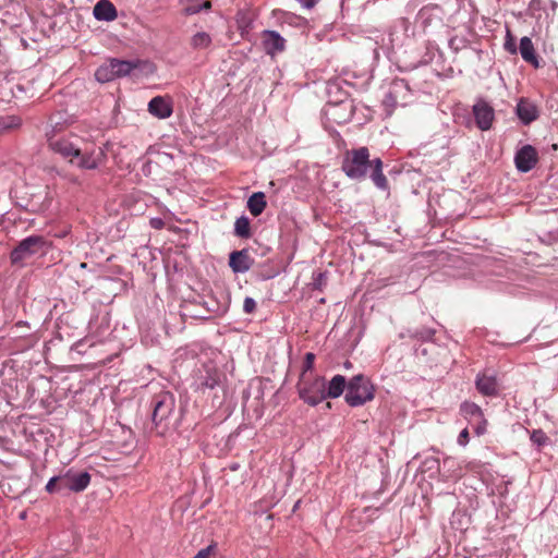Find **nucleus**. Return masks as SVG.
<instances>
[{
  "label": "nucleus",
  "instance_id": "obj_23",
  "mask_svg": "<svg viewBox=\"0 0 558 558\" xmlns=\"http://www.w3.org/2000/svg\"><path fill=\"white\" fill-rule=\"evenodd\" d=\"M266 206L267 202L264 192H255L247 199V209L254 217L259 216Z\"/></svg>",
  "mask_w": 558,
  "mask_h": 558
},
{
  "label": "nucleus",
  "instance_id": "obj_3",
  "mask_svg": "<svg viewBox=\"0 0 558 558\" xmlns=\"http://www.w3.org/2000/svg\"><path fill=\"white\" fill-rule=\"evenodd\" d=\"M151 420L158 436H167L178 428L175 399L169 391H161L153 399Z\"/></svg>",
  "mask_w": 558,
  "mask_h": 558
},
{
  "label": "nucleus",
  "instance_id": "obj_20",
  "mask_svg": "<svg viewBox=\"0 0 558 558\" xmlns=\"http://www.w3.org/2000/svg\"><path fill=\"white\" fill-rule=\"evenodd\" d=\"M519 51L525 62L532 64L535 69L539 68V60L530 37L524 36L520 39Z\"/></svg>",
  "mask_w": 558,
  "mask_h": 558
},
{
  "label": "nucleus",
  "instance_id": "obj_19",
  "mask_svg": "<svg viewBox=\"0 0 558 558\" xmlns=\"http://www.w3.org/2000/svg\"><path fill=\"white\" fill-rule=\"evenodd\" d=\"M93 14L96 20L105 22H111L118 16L116 7L109 0H99L94 7Z\"/></svg>",
  "mask_w": 558,
  "mask_h": 558
},
{
  "label": "nucleus",
  "instance_id": "obj_28",
  "mask_svg": "<svg viewBox=\"0 0 558 558\" xmlns=\"http://www.w3.org/2000/svg\"><path fill=\"white\" fill-rule=\"evenodd\" d=\"M211 36L206 32H198L191 38V47L195 50L207 49L211 45Z\"/></svg>",
  "mask_w": 558,
  "mask_h": 558
},
{
  "label": "nucleus",
  "instance_id": "obj_15",
  "mask_svg": "<svg viewBox=\"0 0 558 558\" xmlns=\"http://www.w3.org/2000/svg\"><path fill=\"white\" fill-rule=\"evenodd\" d=\"M147 110L158 119H167L173 112L172 101L169 98L156 96L149 100Z\"/></svg>",
  "mask_w": 558,
  "mask_h": 558
},
{
  "label": "nucleus",
  "instance_id": "obj_17",
  "mask_svg": "<svg viewBox=\"0 0 558 558\" xmlns=\"http://www.w3.org/2000/svg\"><path fill=\"white\" fill-rule=\"evenodd\" d=\"M205 374H201L197 379L199 388L214 389L221 383V373L214 365L204 366Z\"/></svg>",
  "mask_w": 558,
  "mask_h": 558
},
{
  "label": "nucleus",
  "instance_id": "obj_5",
  "mask_svg": "<svg viewBox=\"0 0 558 558\" xmlns=\"http://www.w3.org/2000/svg\"><path fill=\"white\" fill-rule=\"evenodd\" d=\"M296 390L300 399L311 407H316L326 400L324 377L300 376Z\"/></svg>",
  "mask_w": 558,
  "mask_h": 558
},
{
  "label": "nucleus",
  "instance_id": "obj_24",
  "mask_svg": "<svg viewBox=\"0 0 558 558\" xmlns=\"http://www.w3.org/2000/svg\"><path fill=\"white\" fill-rule=\"evenodd\" d=\"M22 118L15 114L0 117V133L17 130L22 126Z\"/></svg>",
  "mask_w": 558,
  "mask_h": 558
},
{
  "label": "nucleus",
  "instance_id": "obj_29",
  "mask_svg": "<svg viewBox=\"0 0 558 558\" xmlns=\"http://www.w3.org/2000/svg\"><path fill=\"white\" fill-rule=\"evenodd\" d=\"M253 22V14L248 10H239L235 14V23L238 28L243 33L247 32Z\"/></svg>",
  "mask_w": 558,
  "mask_h": 558
},
{
  "label": "nucleus",
  "instance_id": "obj_40",
  "mask_svg": "<svg viewBox=\"0 0 558 558\" xmlns=\"http://www.w3.org/2000/svg\"><path fill=\"white\" fill-rule=\"evenodd\" d=\"M451 463H453V461L450 458H446L444 460V465L451 464Z\"/></svg>",
  "mask_w": 558,
  "mask_h": 558
},
{
  "label": "nucleus",
  "instance_id": "obj_7",
  "mask_svg": "<svg viewBox=\"0 0 558 558\" xmlns=\"http://www.w3.org/2000/svg\"><path fill=\"white\" fill-rule=\"evenodd\" d=\"M47 242L41 235H29L23 239L19 245L11 252L10 259L13 265H22L23 262L32 256L44 252Z\"/></svg>",
  "mask_w": 558,
  "mask_h": 558
},
{
  "label": "nucleus",
  "instance_id": "obj_26",
  "mask_svg": "<svg viewBox=\"0 0 558 558\" xmlns=\"http://www.w3.org/2000/svg\"><path fill=\"white\" fill-rule=\"evenodd\" d=\"M182 4L183 11L187 15L196 14L203 9L210 8V2L208 0H182Z\"/></svg>",
  "mask_w": 558,
  "mask_h": 558
},
{
  "label": "nucleus",
  "instance_id": "obj_38",
  "mask_svg": "<svg viewBox=\"0 0 558 558\" xmlns=\"http://www.w3.org/2000/svg\"><path fill=\"white\" fill-rule=\"evenodd\" d=\"M149 223H150V227L156 230H160L165 227V222L161 218H151Z\"/></svg>",
  "mask_w": 558,
  "mask_h": 558
},
{
  "label": "nucleus",
  "instance_id": "obj_32",
  "mask_svg": "<svg viewBox=\"0 0 558 558\" xmlns=\"http://www.w3.org/2000/svg\"><path fill=\"white\" fill-rule=\"evenodd\" d=\"M194 558H217V546L210 544L206 548L201 549Z\"/></svg>",
  "mask_w": 558,
  "mask_h": 558
},
{
  "label": "nucleus",
  "instance_id": "obj_30",
  "mask_svg": "<svg viewBox=\"0 0 558 558\" xmlns=\"http://www.w3.org/2000/svg\"><path fill=\"white\" fill-rule=\"evenodd\" d=\"M314 362H315V354L312 352H307L304 356V362H303L302 372H301L300 376H304V377L313 376V374L311 372L314 367Z\"/></svg>",
  "mask_w": 558,
  "mask_h": 558
},
{
  "label": "nucleus",
  "instance_id": "obj_10",
  "mask_svg": "<svg viewBox=\"0 0 558 558\" xmlns=\"http://www.w3.org/2000/svg\"><path fill=\"white\" fill-rule=\"evenodd\" d=\"M476 126L481 131H488L493 126L495 120L494 108L485 100L478 99L472 108Z\"/></svg>",
  "mask_w": 558,
  "mask_h": 558
},
{
  "label": "nucleus",
  "instance_id": "obj_22",
  "mask_svg": "<svg viewBox=\"0 0 558 558\" xmlns=\"http://www.w3.org/2000/svg\"><path fill=\"white\" fill-rule=\"evenodd\" d=\"M345 387H348L345 377L342 375H335L330 379L328 387L325 386L326 399L327 398L336 399V398L340 397L343 393Z\"/></svg>",
  "mask_w": 558,
  "mask_h": 558
},
{
  "label": "nucleus",
  "instance_id": "obj_14",
  "mask_svg": "<svg viewBox=\"0 0 558 558\" xmlns=\"http://www.w3.org/2000/svg\"><path fill=\"white\" fill-rule=\"evenodd\" d=\"M254 260L250 256L247 250L233 251L229 255V266L235 274H244L248 271Z\"/></svg>",
  "mask_w": 558,
  "mask_h": 558
},
{
  "label": "nucleus",
  "instance_id": "obj_36",
  "mask_svg": "<svg viewBox=\"0 0 558 558\" xmlns=\"http://www.w3.org/2000/svg\"><path fill=\"white\" fill-rule=\"evenodd\" d=\"M458 445L465 447L469 442V430L468 428H463L457 439Z\"/></svg>",
  "mask_w": 558,
  "mask_h": 558
},
{
  "label": "nucleus",
  "instance_id": "obj_34",
  "mask_svg": "<svg viewBox=\"0 0 558 558\" xmlns=\"http://www.w3.org/2000/svg\"><path fill=\"white\" fill-rule=\"evenodd\" d=\"M326 274L325 272H317L313 277V287L314 289L322 290L323 287L326 284Z\"/></svg>",
  "mask_w": 558,
  "mask_h": 558
},
{
  "label": "nucleus",
  "instance_id": "obj_31",
  "mask_svg": "<svg viewBox=\"0 0 558 558\" xmlns=\"http://www.w3.org/2000/svg\"><path fill=\"white\" fill-rule=\"evenodd\" d=\"M530 439L537 447H542L548 441L547 435L542 429H534L531 433Z\"/></svg>",
  "mask_w": 558,
  "mask_h": 558
},
{
  "label": "nucleus",
  "instance_id": "obj_6",
  "mask_svg": "<svg viewBox=\"0 0 558 558\" xmlns=\"http://www.w3.org/2000/svg\"><path fill=\"white\" fill-rule=\"evenodd\" d=\"M411 99V88L404 78H396L391 82L387 94L383 99L387 114H391L398 106H407Z\"/></svg>",
  "mask_w": 558,
  "mask_h": 558
},
{
  "label": "nucleus",
  "instance_id": "obj_39",
  "mask_svg": "<svg viewBox=\"0 0 558 558\" xmlns=\"http://www.w3.org/2000/svg\"><path fill=\"white\" fill-rule=\"evenodd\" d=\"M300 4L305 9H312L315 7L318 0H298Z\"/></svg>",
  "mask_w": 558,
  "mask_h": 558
},
{
  "label": "nucleus",
  "instance_id": "obj_18",
  "mask_svg": "<svg viewBox=\"0 0 558 558\" xmlns=\"http://www.w3.org/2000/svg\"><path fill=\"white\" fill-rule=\"evenodd\" d=\"M263 44L268 54H276L284 49L286 39L275 31H265Z\"/></svg>",
  "mask_w": 558,
  "mask_h": 558
},
{
  "label": "nucleus",
  "instance_id": "obj_25",
  "mask_svg": "<svg viewBox=\"0 0 558 558\" xmlns=\"http://www.w3.org/2000/svg\"><path fill=\"white\" fill-rule=\"evenodd\" d=\"M234 234L241 239H250L252 236L250 219L246 216L236 218L234 222Z\"/></svg>",
  "mask_w": 558,
  "mask_h": 558
},
{
  "label": "nucleus",
  "instance_id": "obj_9",
  "mask_svg": "<svg viewBox=\"0 0 558 558\" xmlns=\"http://www.w3.org/2000/svg\"><path fill=\"white\" fill-rule=\"evenodd\" d=\"M61 493L74 492L80 493L87 488L90 483V474L86 471L76 472L72 469L60 474Z\"/></svg>",
  "mask_w": 558,
  "mask_h": 558
},
{
  "label": "nucleus",
  "instance_id": "obj_21",
  "mask_svg": "<svg viewBox=\"0 0 558 558\" xmlns=\"http://www.w3.org/2000/svg\"><path fill=\"white\" fill-rule=\"evenodd\" d=\"M110 63L117 78L131 74L133 70L138 69L142 64L140 60H120L114 58L110 59Z\"/></svg>",
  "mask_w": 558,
  "mask_h": 558
},
{
  "label": "nucleus",
  "instance_id": "obj_13",
  "mask_svg": "<svg viewBox=\"0 0 558 558\" xmlns=\"http://www.w3.org/2000/svg\"><path fill=\"white\" fill-rule=\"evenodd\" d=\"M477 391L485 397H496L499 393V384L494 372L478 373L475 379Z\"/></svg>",
  "mask_w": 558,
  "mask_h": 558
},
{
  "label": "nucleus",
  "instance_id": "obj_2",
  "mask_svg": "<svg viewBox=\"0 0 558 558\" xmlns=\"http://www.w3.org/2000/svg\"><path fill=\"white\" fill-rule=\"evenodd\" d=\"M342 170L345 175L352 180H363L371 170L369 178L374 184L380 190L388 189V181L383 173V161L380 158L369 159V150L367 147H360L347 151Z\"/></svg>",
  "mask_w": 558,
  "mask_h": 558
},
{
  "label": "nucleus",
  "instance_id": "obj_11",
  "mask_svg": "<svg viewBox=\"0 0 558 558\" xmlns=\"http://www.w3.org/2000/svg\"><path fill=\"white\" fill-rule=\"evenodd\" d=\"M538 161L537 150L532 145H524L514 156V163L518 171L525 173L532 170Z\"/></svg>",
  "mask_w": 558,
  "mask_h": 558
},
{
  "label": "nucleus",
  "instance_id": "obj_8",
  "mask_svg": "<svg viewBox=\"0 0 558 558\" xmlns=\"http://www.w3.org/2000/svg\"><path fill=\"white\" fill-rule=\"evenodd\" d=\"M459 412L469 424L473 425L474 433L477 436H482L486 433L487 420L478 404L471 401H463L460 404Z\"/></svg>",
  "mask_w": 558,
  "mask_h": 558
},
{
  "label": "nucleus",
  "instance_id": "obj_27",
  "mask_svg": "<svg viewBox=\"0 0 558 558\" xmlns=\"http://www.w3.org/2000/svg\"><path fill=\"white\" fill-rule=\"evenodd\" d=\"M95 77L100 83L111 82L117 78V76L113 72L112 64L110 63V60L108 62L104 63L102 65H100L96 70Z\"/></svg>",
  "mask_w": 558,
  "mask_h": 558
},
{
  "label": "nucleus",
  "instance_id": "obj_1",
  "mask_svg": "<svg viewBox=\"0 0 558 558\" xmlns=\"http://www.w3.org/2000/svg\"><path fill=\"white\" fill-rule=\"evenodd\" d=\"M48 148L82 170H95L106 161L105 149L100 146L81 149L72 141L73 136L56 135L47 132Z\"/></svg>",
  "mask_w": 558,
  "mask_h": 558
},
{
  "label": "nucleus",
  "instance_id": "obj_4",
  "mask_svg": "<svg viewBox=\"0 0 558 558\" xmlns=\"http://www.w3.org/2000/svg\"><path fill=\"white\" fill-rule=\"evenodd\" d=\"M344 398L350 407L364 405L375 398V387L364 375H355L348 383Z\"/></svg>",
  "mask_w": 558,
  "mask_h": 558
},
{
  "label": "nucleus",
  "instance_id": "obj_12",
  "mask_svg": "<svg viewBox=\"0 0 558 558\" xmlns=\"http://www.w3.org/2000/svg\"><path fill=\"white\" fill-rule=\"evenodd\" d=\"M325 114L331 122L343 124L350 121L353 116L352 105L348 101L328 104L325 108Z\"/></svg>",
  "mask_w": 558,
  "mask_h": 558
},
{
  "label": "nucleus",
  "instance_id": "obj_33",
  "mask_svg": "<svg viewBox=\"0 0 558 558\" xmlns=\"http://www.w3.org/2000/svg\"><path fill=\"white\" fill-rule=\"evenodd\" d=\"M60 475L51 477L46 484V492L49 494L61 493L60 489Z\"/></svg>",
  "mask_w": 558,
  "mask_h": 558
},
{
  "label": "nucleus",
  "instance_id": "obj_35",
  "mask_svg": "<svg viewBox=\"0 0 558 558\" xmlns=\"http://www.w3.org/2000/svg\"><path fill=\"white\" fill-rule=\"evenodd\" d=\"M256 310V302L253 298L246 296L243 302V311L246 314H252Z\"/></svg>",
  "mask_w": 558,
  "mask_h": 558
},
{
  "label": "nucleus",
  "instance_id": "obj_37",
  "mask_svg": "<svg viewBox=\"0 0 558 558\" xmlns=\"http://www.w3.org/2000/svg\"><path fill=\"white\" fill-rule=\"evenodd\" d=\"M505 49L512 54L517 53V45L510 36L505 43Z\"/></svg>",
  "mask_w": 558,
  "mask_h": 558
},
{
  "label": "nucleus",
  "instance_id": "obj_41",
  "mask_svg": "<svg viewBox=\"0 0 558 558\" xmlns=\"http://www.w3.org/2000/svg\"><path fill=\"white\" fill-rule=\"evenodd\" d=\"M238 468H239V465H238V464H233V465H231V466H230V469H231L232 471L238 470Z\"/></svg>",
  "mask_w": 558,
  "mask_h": 558
},
{
  "label": "nucleus",
  "instance_id": "obj_16",
  "mask_svg": "<svg viewBox=\"0 0 558 558\" xmlns=\"http://www.w3.org/2000/svg\"><path fill=\"white\" fill-rule=\"evenodd\" d=\"M515 112L520 121L527 125L538 118V109L532 101L521 98L515 108Z\"/></svg>",
  "mask_w": 558,
  "mask_h": 558
}]
</instances>
